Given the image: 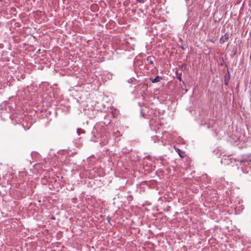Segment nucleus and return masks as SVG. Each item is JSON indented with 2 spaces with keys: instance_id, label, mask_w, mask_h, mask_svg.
<instances>
[{
  "instance_id": "39448f33",
  "label": "nucleus",
  "mask_w": 251,
  "mask_h": 251,
  "mask_svg": "<svg viewBox=\"0 0 251 251\" xmlns=\"http://www.w3.org/2000/svg\"><path fill=\"white\" fill-rule=\"evenodd\" d=\"M136 1L140 3H143L144 2V0H136Z\"/></svg>"
},
{
  "instance_id": "423d86ee",
  "label": "nucleus",
  "mask_w": 251,
  "mask_h": 251,
  "mask_svg": "<svg viewBox=\"0 0 251 251\" xmlns=\"http://www.w3.org/2000/svg\"><path fill=\"white\" fill-rule=\"evenodd\" d=\"M80 131H81V133H84L85 132L84 130H82L81 129Z\"/></svg>"
},
{
  "instance_id": "6e6552de",
  "label": "nucleus",
  "mask_w": 251,
  "mask_h": 251,
  "mask_svg": "<svg viewBox=\"0 0 251 251\" xmlns=\"http://www.w3.org/2000/svg\"><path fill=\"white\" fill-rule=\"evenodd\" d=\"M150 63L151 64H152V63H153V62H152V61H150Z\"/></svg>"
},
{
  "instance_id": "9d476101",
  "label": "nucleus",
  "mask_w": 251,
  "mask_h": 251,
  "mask_svg": "<svg viewBox=\"0 0 251 251\" xmlns=\"http://www.w3.org/2000/svg\"><path fill=\"white\" fill-rule=\"evenodd\" d=\"M110 221V219H108V222H109Z\"/></svg>"
},
{
  "instance_id": "1a4fd4ad",
  "label": "nucleus",
  "mask_w": 251,
  "mask_h": 251,
  "mask_svg": "<svg viewBox=\"0 0 251 251\" xmlns=\"http://www.w3.org/2000/svg\"><path fill=\"white\" fill-rule=\"evenodd\" d=\"M180 157H182V156L179 153Z\"/></svg>"
},
{
  "instance_id": "f257e3e1",
  "label": "nucleus",
  "mask_w": 251,
  "mask_h": 251,
  "mask_svg": "<svg viewBox=\"0 0 251 251\" xmlns=\"http://www.w3.org/2000/svg\"><path fill=\"white\" fill-rule=\"evenodd\" d=\"M229 39V34H225L224 36H222L220 40L221 43L223 44L224 43L227 42Z\"/></svg>"
},
{
  "instance_id": "0eeeda50",
  "label": "nucleus",
  "mask_w": 251,
  "mask_h": 251,
  "mask_svg": "<svg viewBox=\"0 0 251 251\" xmlns=\"http://www.w3.org/2000/svg\"><path fill=\"white\" fill-rule=\"evenodd\" d=\"M225 84L226 85H227V84H228V82H227V81H225Z\"/></svg>"
},
{
  "instance_id": "f03ea898",
  "label": "nucleus",
  "mask_w": 251,
  "mask_h": 251,
  "mask_svg": "<svg viewBox=\"0 0 251 251\" xmlns=\"http://www.w3.org/2000/svg\"><path fill=\"white\" fill-rule=\"evenodd\" d=\"M240 162L241 163H245V162H251V156H245L243 159H242Z\"/></svg>"
},
{
  "instance_id": "20e7f679",
  "label": "nucleus",
  "mask_w": 251,
  "mask_h": 251,
  "mask_svg": "<svg viewBox=\"0 0 251 251\" xmlns=\"http://www.w3.org/2000/svg\"><path fill=\"white\" fill-rule=\"evenodd\" d=\"M80 130H81V129H79V128H78L77 129V133H78V135H80V133H81Z\"/></svg>"
},
{
  "instance_id": "7ed1b4c3",
  "label": "nucleus",
  "mask_w": 251,
  "mask_h": 251,
  "mask_svg": "<svg viewBox=\"0 0 251 251\" xmlns=\"http://www.w3.org/2000/svg\"><path fill=\"white\" fill-rule=\"evenodd\" d=\"M161 79H162L161 77L157 76L154 78L151 79V81L152 83H156V82H159Z\"/></svg>"
}]
</instances>
